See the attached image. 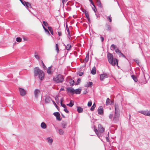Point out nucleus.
Returning a JSON list of instances; mask_svg holds the SVG:
<instances>
[{
	"mask_svg": "<svg viewBox=\"0 0 150 150\" xmlns=\"http://www.w3.org/2000/svg\"><path fill=\"white\" fill-rule=\"evenodd\" d=\"M108 61L109 63L113 66H115L116 64L118 66V61L115 58H113V55L110 53H108L107 55Z\"/></svg>",
	"mask_w": 150,
	"mask_h": 150,
	"instance_id": "nucleus-1",
	"label": "nucleus"
},
{
	"mask_svg": "<svg viewBox=\"0 0 150 150\" xmlns=\"http://www.w3.org/2000/svg\"><path fill=\"white\" fill-rule=\"evenodd\" d=\"M34 74L35 76L39 75V79L42 80L44 78V74L43 71L40 69L38 67H37L35 68Z\"/></svg>",
	"mask_w": 150,
	"mask_h": 150,
	"instance_id": "nucleus-2",
	"label": "nucleus"
},
{
	"mask_svg": "<svg viewBox=\"0 0 150 150\" xmlns=\"http://www.w3.org/2000/svg\"><path fill=\"white\" fill-rule=\"evenodd\" d=\"M94 131L96 134L99 136L100 135V133H102L104 132L105 129L101 125L99 124L98 126V129L95 127Z\"/></svg>",
	"mask_w": 150,
	"mask_h": 150,
	"instance_id": "nucleus-3",
	"label": "nucleus"
},
{
	"mask_svg": "<svg viewBox=\"0 0 150 150\" xmlns=\"http://www.w3.org/2000/svg\"><path fill=\"white\" fill-rule=\"evenodd\" d=\"M54 80L57 83L62 82L64 81L63 76L59 74L53 78Z\"/></svg>",
	"mask_w": 150,
	"mask_h": 150,
	"instance_id": "nucleus-4",
	"label": "nucleus"
},
{
	"mask_svg": "<svg viewBox=\"0 0 150 150\" xmlns=\"http://www.w3.org/2000/svg\"><path fill=\"white\" fill-rule=\"evenodd\" d=\"M20 95L22 96H25L26 94V91L24 89L20 88H18Z\"/></svg>",
	"mask_w": 150,
	"mask_h": 150,
	"instance_id": "nucleus-5",
	"label": "nucleus"
},
{
	"mask_svg": "<svg viewBox=\"0 0 150 150\" xmlns=\"http://www.w3.org/2000/svg\"><path fill=\"white\" fill-rule=\"evenodd\" d=\"M139 112L144 115L150 116V112L148 110H142L139 111Z\"/></svg>",
	"mask_w": 150,
	"mask_h": 150,
	"instance_id": "nucleus-6",
	"label": "nucleus"
},
{
	"mask_svg": "<svg viewBox=\"0 0 150 150\" xmlns=\"http://www.w3.org/2000/svg\"><path fill=\"white\" fill-rule=\"evenodd\" d=\"M119 119V115L118 113H115L114 117L113 118V121L115 122H117Z\"/></svg>",
	"mask_w": 150,
	"mask_h": 150,
	"instance_id": "nucleus-7",
	"label": "nucleus"
},
{
	"mask_svg": "<svg viewBox=\"0 0 150 150\" xmlns=\"http://www.w3.org/2000/svg\"><path fill=\"white\" fill-rule=\"evenodd\" d=\"M40 91L38 89H36L34 91V94L36 98H37L40 94Z\"/></svg>",
	"mask_w": 150,
	"mask_h": 150,
	"instance_id": "nucleus-8",
	"label": "nucleus"
},
{
	"mask_svg": "<svg viewBox=\"0 0 150 150\" xmlns=\"http://www.w3.org/2000/svg\"><path fill=\"white\" fill-rule=\"evenodd\" d=\"M103 107L102 106H101L99 107L98 110V114L100 115H102L103 113Z\"/></svg>",
	"mask_w": 150,
	"mask_h": 150,
	"instance_id": "nucleus-9",
	"label": "nucleus"
},
{
	"mask_svg": "<svg viewBox=\"0 0 150 150\" xmlns=\"http://www.w3.org/2000/svg\"><path fill=\"white\" fill-rule=\"evenodd\" d=\"M67 90L68 92L75 93V90L74 89L71 87H69L67 88Z\"/></svg>",
	"mask_w": 150,
	"mask_h": 150,
	"instance_id": "nucleus-10",
	"label": "nucleus"
},
{
	"mask_svg": "<svg viewBox=\"0 0 150 150\" xmlns=\"http://www.w3.org/2000/svg\"><path fill=\"white\" fill-rule=\"evenodd\" d=\"M53 114L56 117V118L57 120L59 121H60L61 120V119L60 118V114L58 112H54Z\"/></svg>",
	"mask_w": 150,
	"mask_h": 150,
	"instance_id": "nucleus-11",
	"label": "nucleus"
},
{
	"mask_svg": "<svg viewBox=\"0 0 150 150\" xmlns=\"http://www.w3.org/2000/svg\"><path fill=\"white\" fill-rule=\"evenodd\" d=\"M108 77V75L106 74H101L100 76V79L101 81H103V80Z\"/></svg>",
	"mask_w": 150,
	"mask_h": 150,
	"instance_id": "nucleus-12",
	"label": "nucleus"
},
{
	"mask_svg": "<svg viewBox=\"0 0 150 150\" xmlns=\"http://www.w3.org/2000/svg\"><path fill=\"white\" fill-rule=\"evenodd\" d=\"M93 86V83L92 82H88L86 83L85 85V87H88L89 86Z\"/></svg>",
	"mask_w": 150,
	"mask_h": 150,
	"instance_id": "nucleus-13",
	"label": "nucleus"
},
{
	"mask_svg": "<svg viewBox=\"0 0 150 150\" xmlns=\"http://www.w3.org/2000/svg\"><path fill=\"white\" fill-rule=\"evenodd\" d=\"M115 113H118V112H119V109L117 104H115Z\"/></svg>",
	"mask_w": 150,
	"mask_h": 150,
	"instance_id": "nucleus-14",
	"label": "nucleus"
},
{
	"mask_svg": "<svg viewBox=\"0 0 150 150\" xmlns=\"http://www.w3.org/2000/svg\"><path fill=\"white\" fill-rule=\"evenodd\" d=\"M89 58V53H88L86 55V56L85 59L83 60V61L85 63L87 62H88Z\"/></svg>",
	"mask_w": 150,
	"mask_h": 150,
	"instance_id": "nucleus-15",
	"label": "nucleus"
},
{
	"mask_svg": "<svg viewBox=\"0 0 150 150\" xmlns=\"http://www.w3.org/2000/svg\"><path fill=\"white\" fill-rule=\"evenodd\" d=\"M40 126L41 128L44 129H46L47 127L46 124L44 122H42Z\"/></svg>",
	"mask_w": 150,
	"mask_h": 150,
	"instance_id": "nucleus-16",
	"label": "nucleus"
},
{
	"mask_svg": "<svg viewBox=\"0 0 150 150\" xmlns=\"http://www.w3.org/2000/svg\"><path fill=\"white\" fill-rule=\"evenodd\" d=\"M81 91V89H77L75 90V93L76 94H80Z\"/></svg>",
	"mask_w": 150,
	"mask_h": 150,
	"instance_id": "nucleus-17",
	"label": "nucleus"
},
{
	"mask_svg": "<svg viewBox=\"0 0 150 150\" xmlns=\"http://www.w3.org/2000/svg\"><path fill=\"white\" fill-rule=\"evenodd\" d=\"M77 110L79 113H81L83 112V109L80 107H77Z\"/></svg>",
	"mask_w": 150,
	"mask_h": 150,
	"instance_id": "nucleus-18",
	"label": "nucleus"
},
{
	"mask_svg": "<svg viewBox=\"0 0 150 150\" xmlns=\"http://www.w3.org/2000/svg\"><path fill=\"white\" fill-rule=\"evenodd\" d=\"M74 105V102L73 101L71 100L70 103L69 104H67V105L70 107H72Z\"/></svg>",
	"mask_w": 150,
	"mask_h": 150,
	"instance_id": "nucleus-19",
	"label": "nucleus"
},
{
	"mask_svg": "<svg viewBox=\"0 0 150 150\" xmlns=\"http://www.w3.org/2000/svg\"><path fill=\"white\" fill-rule=\"evenodd\" d=\"M25 6H26L27 8H31V4L29 2L25 1Z\"/></svg>",
	"mask_w": 150,
	"mask_h": 150,
	"instance_id": "nucleus-20",
	"label": "nucleus"
},
{
	"mask_svg": "<svg viewBox=\"0 0 150 150\" xmlns=\"http://www.w3.org/2000/svg\"><path fill=\"white\" fill-rule=\"evenodd\" d=\"M59 134L60 135H63L64 134V132L63 130L62 129H60L58 130Z\"/></svg>",
	"mask_w": 150,
	"mask_h": 150,
	"instance_id": "nucleus-21",
	"label": "nucleus"
},
{
	"mask_svg": "<svg viewBox=\"0 0 150 150\" xmlns=\"http://www.w3.org/2000/svg\"><path fill=\"white\" fill-rule=\"evenodd\" d=\"M91 73L93 75L95 74H96V68L95 67H94L92 69L91 71Z\"/></svg>",
	"mask_w": 150,
	"mask_h": 150,
	"instance_id": "nucleus-22",
	"label": "nucleus"
},
{
	"mask_svg": "<svg viewBox=\"0 0 150 150\" xmlns=\"http://www.w3.org/2000/svg\"><path fill=\"white\" fill-rule=\"evenodd\" d=\"M34 56L38 60H40V57L38 55L37 53L36 52H35Z\"/></svg>",
	"mask_w": 150,
	"mask_h": 150,
	"instance_id": "nucleus-23",
	"label": "nucleus"
},
{
	"mask_svg": "<svg viewBox=\"0 0 150 150\" xmlns=\"http://www.w3.org/2000/svg\"><path fill=\"white\" fill-rule=\"evenodd\" d=\"M117 47L114 44L112 45L110 47V49L111 50H113L116 49Z\"/></svg>",
	"mask_w": 150,
	"mask_h": 150,
	"instance_id": "nucleus-24",
	"label": "nucleus"
},
{
	"mask_svg": "<svg viewBox=\"0 0 150 150\" xmlns=\"http://www.w3.org/2000/svg\"><path fill=\"white\" fill-rule=\"evenodd\" d=\"M97 5L99 7H102L101 3L99 0H97Z\"/></svg>",
	"mask_w": 150,
	"mask_h": 150,
	"instance_id": "nucleus-25",
	"label": "nucleus"
},
{
	"mask_svg": "<svg viewBox=\"0 0 150 150\" xmlns=\"http://www.w3.org/2000/svg\"><path fill=\"white\" fill-rule=\"evenodd\" d=\"M96 107V105L95 103H94L93 104V105L91 107V108L90 109V110L92 111H93L94 110Z\"/></svg>",
	"mask_w": 150,
	"mask_h": 150,
	"instance_id": "nucleus-26",
	"label": "nucleus"
},
{
	"mask_svg": "<svg viewBox=\"0 0 150 150\" xmlns=\"http://www.w3.org/2000/svg\"><path fill=\"white\" fill-rule=\"evenodd\" d=\"M131 77L135 82H137V79L135 75H132Z\"/></svg>",
	"mask_w": 150,
	"mask_h": 150,
	"instance_id": "nucleus-27",
	"label": "nucleus"
},
{
	"mask_svg": "<svg viewBox=\"0 0 150 150\" xmlns=\"http://www.w3.org/2000/svg\"><path fill=\"white\" fill-rule=\"evenodd\" d=\"M67 125V123L65 122H63L62 124V127L64 129L66 127Z\"/></svg>",
	"mask_w": 150,
	"mask_h": 150,
	"instance_id": "nucleus-28",
	"label": "nucleus"
},
{
	"mask_svg": "<svg viewBox=\"0 0 150 150\" xmlns=\"http://www.w3.org/2000/svg\"><path fill=\"white\" fill-rule=\"evenodd\" d=\"M48 30H50L51 34L53 35V30L52 29V28L50 27L49 26L48 27Z\"/></svg>",
	"mask_w": 150,
	"mask_h": 150,
	"instance_id": "nucleus-29",
	"label": "nucleus"
},
{
	"mask_svg": "<svg viewBox=\"0 0 150 150\" xmlns=\"http://www.w3.org/2000/svg\"><path fill=\"white\" fill-rule=\"evenodd\" d=\"M67 32H68V37L69 38L71 36L69 32V30L68 27H67Z\"/></svg>",
	"mask_w": 150,
	"mask_h": 150,
	"instance_id": "nucleus-30",
	"label": "nucleus"
},
{
	"mask_svg": "<svg viewBox=\"0 0 150 150\" xmlns=\"http://www.w3.org/2000/svg\"><path fill=\"white\" fill-rule=\"evenodd\" d=\"M106 103V105H109L111 104L110 100L109 98L107 99Z\"/></svg>",
	"mask_w": 150,
	"mask_h": 150,
	"instance_id": "nucleus-31",
	"label": "nucleus"
},
{
	"mask_svg": "<svg viewBox=\"0 0 150 150\" xmlns=\"http://www.w3.org/2000/svg\"><path fill=\"white\" fill-rule=\"evenodd\" d=\"M71 47V45L69 44H68L66 46V49L67 50H69L70 49Z\"/></svg>",
	"mask_w": 150,
	"mask_h": 150,
	"instance_id": "nucleus-32",
	"label": "nucleus"
},
{
	"mask_svg": "<svg viewBox=\"0 0 150 150\" xmlns=\"http://www.w3.org/2000/svg\"><path fill=\"white\" fill-rule=\"evenodd\" d=\"M48 142L50 143H52L53 142V139H50V137H48L47 138Z\"/></svg>",
	"mask_w": 150,
	"mask_h": 150,
	"instance_id": "nucleus-33",
	"label": "nucleus"
},
{
	"mask_svg": "<svg viewBox=\"0 0 150 150\" xmlns=\"http://www.w3.org/2000/svg\"><path fill=\"white\" fill-rule=\"evenodd\" d=\"M50 98H47L45 99V102L46 103H48L50 100Z\"/></svg>",
	"mask_w": 150,
	"mask_h": 150,
	"instance_id": "nucleus-34",
	"label": "nucleus"
},
{
	"mask_svg": "<svg viewBox=\"0 0 150 150\" xmlns=\"http://www.w3.org/2000/svg\"><path fill=\"white\" fill-rule=\"evenodd\" d=\"M51 67H49L47 69V72L48 73L50 74L51 73Z\"/></svg>",
	"mask_w": 150,
	"mask_h": 150,
	"instance_id": "nucleus-35",
	"label": "nucleus"
},
{
	"mask_svg": "<svg viewBox=\"0 0 150 150\" xmlns=\"http://www.w3.org/2000/svg\"><path fill=\"white\" fill-rule=\"evenodd\" d=\"M16 41L18 42H21L22 41V39L20 37H18L16 38Z\"/></svg>",
	"mask_w": 150,
	"mask_h": 150,
	"instance_id": "nucleus-36",
	"label": "nucleus"
},
{
	"mask_svg": "<svg viewBox=\"0 0 150 150\" xmlns=\"http://www.w3.org/2000/svg\"><path fill=\"white\" fill-rule=\"evenodd\" d=\"M59 96H57L55 98V99L56 100V101L57 103H59Z\"/></svg>",
	"mask_w": 150,
	"mask_h": 150,
	"instance_id": "nucleus-37",
	"label": "nucleus"
},
{
	"mask_svg": "<svg viewBox=\"0 0 150 150\" xmlns=\"http://www.w3.org/2000/svg\"><path fill=\"white\" fill-rule=\"evenodd\" d=\"M56 50L57 51V53L59 52V50L58 46L57 44H56Z\"/></svg>",
	"mask_w": 150,
	"mask_h": 150,
	"instance_id": "nucleus-38",
	"label": "nucleus"
},
{
	"mask_svg": "<svg viewBox=\"0 0 150 150\" xmlns=\"http://www.w3.org/2000/svg\"><path fill=\"white\" fill-rule=\"evenodd\" d=\"M92 101H91V100L90 101H89L88 102L87 105L88 107H90L92 105Z\"/></svg>",
	"mask_w": 150,
	"mask_h": 150,
	"instance_id": "nucleus-39",
	"label": "nucleus"
},
{
	"mask_svg": "<svg viewBox=\"0 0 150 150\" xmlns=\"http://www.w3.org/2000/svg\"><path fill=\"white\" fill-rule=\"evenodd\" d=\"M70 84L72 86L74 85V80H72L70 82Z\"/></svg>",
	"mask_w": 150,
	"mask_h": 150,
	"instance_id": "nucleus-40",
	"label": "nucleus"
},
{
	"mask_svg": "<svg viewBox=\"0 0 150 150\" xmlns=\"http://www.w3.org/2000/svg\"><path fill=\"white\" fill-rule=\"evenodd\" d=\"M81 81V79H78L77 81V82L76 83V85H77L79 84L80 83Z\"/></svg>",
	"mask_w": 150,
	"mask_h": 150,
	"instance_id": "nucleus-41",
	"label": "nucleus"
},
{
	"mask_svg": "<svg viewBox=\"0 0 150 150\" xmlns=\"http://www.w3.org/2000/svg\"><path fill=\"white\" fill-rule=\"evenodd\" d=\"M115 52H116V53L117 54H120L121 53L120 51L118 49H115Z\"/></svg>",
	"mask_w": 150,
	"mask_h": 150,
	"instance_id": "nucleus-42",
	"label": "nucleus"
},
{
	"mask_svg": "<svg viewBox=\"0 0 150 150\" xmlns=\"http://www.w3.org/2000/svg\"><path fill=\"white\" fill-rule=\"evenodd\" d=\"M111 17L110 15L109 16H108L107 17V19L110 22L112 21V19H111Z\"/></svg>",
	"mask_w": 150,
	"mask_h": 150,
	"instance_id": "nucleus-43",
	"label": "nucleus"
},
{
	"mask_svg": "<svg viewBox=\"0 0 150 150\" xmlns=\"http://www.w3.org/2000/svg\"><path fill=\"white\" fill-rule=\"evenodd\" d=\"M43 27L44 30H45V31L48 33L49 34H50V33L48 31V30L43 25Z\"/></svg>",
	"mask_w": 150,
	"mask_h": 150,
	"instance_id": "nucleus-44",
	"label": "nucleus"
},
{
	"mask_svg": "<svg viewBox=\"0 0 150 150\" xmlns=\"http://www.w3.org/2000/svg\"><path fill=\"white\" fill-rule=\"evenodd\" d=\"M85 15L86 17V18L88 19V21H89L90 20V19L89 18V15L88 14V13H87L86 12L85 13Z\"/></svg>",
	"mask_w": 150,
	"mask_h": 150,
	"instance_id": "nucleus-45",
	"label": "nucleus"
},
{
	"mask_svg": "<svg viewBox=\"0 0 150 150\" xmlns=\"http://www.w3.org/2000/svg\"><path fill=\"white\" fill-rule=\"evenodd\" d=\"M42 65L43 66V68L44 69H45L46 68V67L45 66V65L44 64V63L42 61Z\"/></svg>",
	"mask_w": 150,
	"mask_h": 150,
	"instance_id": "nucleus-46",
	"label": "nucleus"
},
{
	"mask_svg": "<svg viewBox=\"0 0 150 150\" xmlns=\"http://www.w3.org/2000/svg\"><path fill=\"white\" fill-rule=\"evenodd\" d=\"M43 23L44 25L45 26H47L48 25V23L46 21H43Z\"/></svg>",
	"mask_w": 150,
	"mask_h": 150,
	"instance_id": "nucleus-47",
	"label": "nucleus"
},
{
	"mask_svg": "<svg viewBox=\"0 0 150 150\" xmlns=\"http://www.w3.org/2000/svg\"><path fill=\"white\" fill-rule=\"evenodd\" d=\"M134 61H135L136 62L138 65H139V61L137 59H135L134 60Z\"/></svg>",
	"mask_w": 150,
	"mask_h": 150,
	"instance_id": "nucleus-48",
	"label": "nucleus"
},
{
	"mask_svg": "<svg viewBox=\"0 0 150 150\" xmlns=\"http://www.w3.org/2000/svg\"><path fill=\"white\" fill-rule=\"evenodd\" d=\"M113 117V115L112 114H110L109 115V117L110 119H112Z\"/></svg>",
	"mask_w": 150,
	"mask_h": 150,
	"instance_id": "nucleus-49",
	"label": "nucleus"
},
{
	"mask_svg": "<svg viewBox=\"0 0 150 150\" xmlns=\"http://www.w3.org/2000/svg\"><path fill=\"white\" fill-rule=\"evenodd\" d=\"M61 104L62 106L64 108H66L67 107L64 104H62H62Z\"/></svg>",
	"mask_w": 150,
	"mask_h": 150,
	"instance_id": "nucleus-50",
	"label": "nucleus"
},
{
	"mask_svg": "<svg viewBox=\"0 0 150 150\" xmlns=\"http://www.w3.org/2000/svg\"><path fill=\"white\" fill-rule=\"evenodd\" d=\"M64 111L66 112V113H68L69 112V111L68 110H67V109L66 108H64Z\"/></svg>",
	"mask_w": 150,
	"mask_h": 150,
	"instance_id": "nucleus-51",
	"label": "nucleus"
},
{
	"mask_svg": "<svg viewBox=\"0 0 150 150\" xmlns=\"http://www.w3.org/2000/svg\"><path fill=\"white\" fill-rule=\"evenodd\" d=\"M83 74V72H80L79 73V76H82Z\"/></svg>",
	"mask_w": 150,
	"mask_h": 150,
	"instance_id": "nucleus-52",
	"label": "nucleus"
},
{
	"mask_svg": "<svg viewBox=\"0 0 150 150\" xmlns=\"http://www.w3.org/2000/svg\"><path fill=\"white\" fill-rule=\"evenodd\" d=\"M53 104H54V105L55 106V107L56 108H57L58 106L57 105H56L54 101H53Z\"/></svg>",
	"mask_w": 150,
	"mask_h": 150,
	"instance_id": "nucleus-53",
	"label": "nucleus"
},
{
	"mask_svg": "<svg viewBox=\"0 0 150 150\" xmlns=\"http://www.w3.org/2000/svg\"><path fill=\"white\" fill-rule=\"evenodd\" d=\"M93 11H94L96 13V11H97V10L96 9V8H95V7H94V8H93Z\"/></svg>",
	"mask_w": 150,
	"mask_h": 150,
	"instance_id": "nucleus-54",
	"label": "nucleus"
},
{
	"mask_svg": "<svg viewBox=\"0 0 150 150\" xmlns=\"http://www.w3.org/2000/svg\"><path fill=\"white\" fill-rule=\"evenodd\" d=\"M91 4L93 6L95 7V8H96V6L92 1L91 2Z\"/></svg>",
	"mask_w": 150,
	"mask_h": 150,
	"instance_id": "nucleus-55",
	"label": "nucleus"
},
{
	"mask_svg": "<svg viewBox=\"0 0 150 150\" xmlns=\"http://www.w3.org/2000/svg\"><path fill=\"white\" fill-rule=\"evenodd\" d=\"M58 34L59 36H61L62 35V33L60 32H58Z\"/></svg>",
	"mask_w": 150,
	"mask_h": 150,
	"instance_id": "nucleus-56",
	"label": "nucleus"
},
{
	"mask_svg": "<svg viewBox=\"0 0 150 150\" xmlns=\"http://www.w3.org/2000/svg\"><path fill=\"white\" fill-rule=\"evenodd\" d=\"M100 39L102 42H103V41L104 40V38L103 37H100Z\"/></svg>",
	"mask_w": 150,
	"mask_h": 150,
	"instance_id": "nucleus-57",
	"label": "nucleus"
},
{
	"mask_svg": "<svg viewBox=\"0 0 150 150\" xmlns=\"http://www.w3.org/2000/svg\"><path fill=\"white\" fill-rule=\"evenodd\" d=\"M64 99L63 98H62L60 100V104H62V102L63 101Z\"/></svg>",
	"mask_w": 150,
	"mask_h": 150,
	"instance_id": "nucleus-58",
	"label": "nucleus"
},
{
	"mask_svg": "<svg viewBox=\"0 0 150 150\" xmlns=\"http://www.w3.org/2000/svg\"><path fill=\"white\" fill-rule=\"evenodd\" d=\"M21 3H22V4L24 6H25V2H24L22 0V1H21Z\"/></svg>",
	"mask_w": 150,
	"mask_h": 150,
	"instance_id": "nucleus-59",
	"label": "nucleus"
},
{
	"mask_svg": "<svg viewBox=\"0 0 150 150\" xmlns=\"http://www.w3.org/2000/svg\"><path fill=\"white\" fill-rule=\"evenodd\" d=\"M67 0H62V2L63 3V4H64V2L66 1Z\"/></svg>",
	"mask_w": 150,
	"mask_h": 150,
	"instance_id": "nucleus-60",
	"label": "nucleus"
},
{
	"mask_svg": "<svg viewBox=\"0 0 150 150\" xmlns=\"http://www.w3.org/2000/svg\"><path fill=\"white\" fill-rule=\"evenodd\" d=\"M123 57H125V56H124V55L122 53H121L120 54Z\"/></svg>",
	"mask_w": 150,
	"mask_h": 150,
	"instance_id": "nucleus-61",
	"label": "nucleus"
},
{
	"mask_svg": "<svg viewBox=\"0 0 150 150\" xmlns=\"http://www.w3.org/2000/svg\"><path fill=\"white\" fill-rule=\"evenodd\" d=\"M23 39L27 41L28 40L27 39L25 38H24Z\"/></svg>",
	"mask_w": 150,
	"mask_h": 150,
	"instance_id": "nucleus-62",
	"label": "nucleus"
},
{
	"mask_svg": "<svg viewBox=\"0 0 150 150\" xmlns=\"http://www.w3.org/2000/svg\"><path fill=\"white\" fill-rule=\"evenodd\" d=\"M81 60H82V59H80V61L81 62V63H82L83 62V61H81Z\"/></svg>",
	"mask_w": 150,
	"mask_h": 150,
	"instance_id": "nucleus-63",
	"label": "nucleus"
},
{
	"mask_svg": "<svg viewBox=\"0 0 150 150\" xmlns=\"http://www.w3.org/2000/svg\"><path fill=\"white\" fill-rule=\"evenodd\" d=\"M64 90V88H62L60 90V91H61V90Z\"/></svg>",
	"mask_w": 150,
	"mask_h": 150,
	"instance_id": "nucleus-64",
	"label": "nucleus"
}]
</instances>
